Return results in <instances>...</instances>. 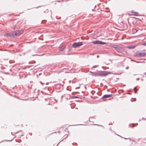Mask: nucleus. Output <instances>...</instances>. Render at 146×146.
I'll return each mask as SVG.
<instances>
[{"label":"nucleus","instance_id":"5701e85b","mask_svg":"<svg viewBox=\"0 0 146 146\" xmlns=\"http://www.w3.org/2000/svg\"><path fill=\"white\" fill-rule=\"evenodd\" d=\"M145 62L144 61H143V62Z\"/></svg>","mask_w":146,"mask_h":146},{"label":"nucleus","instance_id":"dca6fc26","mask_svg":"<svg viewBox=\"0 0 146 146\" xmlns=\"http://www.w3.org/2000/svg\"><path fill=\"white\" fill-rule=\"evenodd\" d=\"M136 80H137V81L139 80V78H137L136 79Z\"/></svg>","mask_w":146,"mask_h":146},{"label":"nucleus","instance_id":"9d476101","mask_svg":"<svg viewBox=\"0 0 146 146\" xmlns=\"http://www.w3.org/2000/svg\"><path fill=\"white\" fill-rule=\"evenodd\" d=\"M131 12L132 13H134L133 14V15H135V16H137L138 15V13L137 12H133V11H132Z\"/></svg>","mask_w":146,"mask_h":146},{"label":"nucleus","instance_id":"b1692460","mask_svg":"<svg viewBox=\"0 0 146 146\" xmlns=\"http://www.w3.org/2000/svg\"><path fill=\"white\" fill-rule=\"evenodd\" d=\"M143 119H144L143 118Z\"/></svg>","mask_w":146,"mask_h":146},{"label":"nucleus","instance_id":"f8f14e48","mask_svg":"<svg viewBox=\"0 0 146 146\" xmlns=\"http://www.w3.org/2000/svg\"><path fill=\"white\" fill-rule=\"evenodd\" d=\"M143 45L146 46V42L143 43Z\"/></svg>","mask_w":146,"mask_h":146},{"label":"nucleus","instance_id":"7ed1b4c3","mask_svg":"<svg viewBox=\"0 0 146 146\" xmlns=\"http://www.w3.org/2000/svg\"><path fill=\"white\" fill-rule=\"evenodd\" d=\"M145 50H144L142 52H137L135 53V56L137 57H143L145 55H146V53L144 52L143 51H145Z\"/></svg>","mask_w":146,"mask_h":146},{"label":"nucleus","instance_id":"20e7f679","mask_svg":"<svg viewBox=\"0 0 146 146\" xmlns=\"http://www.w3.org/2000/svg\"><path fill=\"white\" fill-rule=\"evenodd\" d=\"M108 71H101L98 73V75L102 76L107 75L108 74Z\"/></svg>","mask_w":146,"mask_h":146},{"label":"nucleus","instance_id":"6e6552de","mask_svg":"<svg viewBox=\"0 0 146 146\" xmlns=\"http://www.w3.org/2000/svg\"><path fill=\"white\" fill-rule=\"evenodd\" d=\"M111 94H105L102 97V98H108L112 96Z\"/></svg>","mask_w":146,"mask_h":146},{"label":"nucleus","instance_id":"ddd939ff","mask_svg":"<svg viewBox=\"0 0 146 146\" xmlns=\"http://www.w3.org/2000/svg\"><path fill=\"white\" fill-rule=\"evenodd\" d=\"M135 89H136V88H134V91H135V93H136V91L135 90Z\"/></svg>","mask_w":146,"mask_h":146},{"label":"nucleus","instance_id":"a211bd4d","mask_svg":"<svg viewBox=\"0 0 146 146\" xmlns=\"http://www.w3.org/2000/svg\"><path fill=\"white\" fill-rule=\"evenodd\" d=\"M84 88H85V89L86 90V86H84Z\"/></svg>","mask_w":146,"mask_h":146},{"label":"nucleus","instance_id":"1a4fd4ad","mask_svg":"<svg viewBox=\"0 0 146 146\" xmlns=\"http://www.w3.org/2000/svg\"><path fill=\"white\" fill-rule=\"evenodd\" d=\"M136 45H130L126 47V48L129 49H132L135 48Z\"/></svg>","mask_w":146,"mask_h":146},{"label":"nucleus","instance_id":"39448f33","mask_svg":"<svg viewBox=\"0 0 146 146\" xmlns=\"http://www.w3.org/2000/svg\"><path fill=\"white\" fill-rule=\"evenodd\" d=\"M92 43L94 44H107V43L103 42L102 41H99V40H95L93 41L92 42Z\"/></svg>","mask_w":146,"mask_h":146},{"label":"nucleus","instance_id":"4468645a","mask_svg":"<svg viewBox=\"0 0 146 146\" xmlns=\"http://www.w3.org/2000/svg\"><path fill=\"white\" fill-rule=\"evenodd\" d=\"M74 98H78L79 97L78 96H74Z\"/></svg>","mask_w":146,"mask_h":146},{"label":"nucleus","instance_id":"4be33fe9","mask_svg":"<svg viewBox=\"0 0 146 146\" xmlns=\"http://www.w3.org/2000/svg\"><path fill=\"white\" fill-rule=\"evenodd\" d=\"M97 57L98 58V56H97Z\"/></svg>","mask_w":146,"mask_h":146},{"label":"nucleus","instance_id":"f03ea898","mask_svg":"<svg viewBox=\"0 0 146 146\" xmlns=\"http://www.w3.org/2000/svg\"><path fill=\"white\" fill-rule=\"evenodd\" d=\"M112 47L118 52L121 53L124 50V49L122 46L118 45H113Z\"/></svg>","mask_w":146,"mask_h":146},{"label":"nucleus","instance_id":"9b49d317","mask_svg":"<svg viewBox=\"0 0 146 146\" xmlns=\"http://www.w3.org/2000/svg\"><path fill=\"white\" fill-rule=\"evenodd\" d=\"M92 75L94 76H97L98 75V73H92Z\"/></svg>","mask_w":146,"mask_h":146},{"label":"nucleus","instance_id":"f3484780","mask_svg":"<svg viewBox=\"0 0 146 146\" xmlns=\"http://www.w3.org/2000/svg\"><path fill=\"white\" fill-rule=\"evenodd\" d=\"M121 137L122 138H124V139H127L126 138H124V137Z\"/></svg>","mask_w":146,"mask_h":146},{"label":"nucleus","instance_id":"2eb2a0df","mask_svg":"<svg viewBox=\"0 0 146 146\" xmlns=\"http://www.w3.org/2000/svg\"><path fill=\"white\" fill-rule=\"evenodd\" d=\"M40 83H41V84H42V85H43V84H44V83L43 84L42 82H40Z\"/></svg>","mask_w":146,"mask_h":146},{"label":"nucleus","instance_id":"6ab92c4d","mask_svg":"<svg viewBox=\"0 0 146 146\" xmlns=\"http://www.w3.org/2000/svg\"><path fill=\"white\" fill-rule=\"evenodd\" d=\"M48 83H46V85H48Z\"/></svg>","mask_w":146,"mask_h":146},{"label":"nucleus","instance_id":"aec40b11","mask_svg":"<svg viewBox=\"0 0 146 146\" xmlns=\"http://www.w3.org/2000/svg\"><path fill=\"white\" fill-rule=\"evenodd\" d=\"M144 74L146 75V72L144 73Z\"/></svg>","mask_w":146,"mask_h":146},{"label":"nucleus","instance_id":"412c9836","mask_svg":"<svg viewBox=\"0 0 146 146\" xmlns=\"http://www.w3.org/2000/svg\"><path fill=\"white\" fill-rule=\"evenodd\" d=\"M141 81H143V79H141Z\"/></svg>","mask_w":146,"mask_h":146},{"label":"nucleus","instance_id":"0eeeda50","mask_svg":"<svg viewBox=\"0 0 146 146\" xmlns=\"http://www.w3.org/2000/svg\"><path fill=\"white\" fill-rule=\"evenodd\" d=\"M65 48V46L64 45L62 44L60 45L59 48V50L60 51H62Z\"/></svg>","mask_w":146,"mask_h":146},{"label":"nucleus","instance_id":"423d86ee","mask_svg":"<svg viewBox=\"0 0 146 146\" xmlns=\"http://www.w3.org/2000/svg\"><path fill=\"white\" fill-rule=\"evenodd\" d=\"M82 44H83L82 42H75L72 44V47L74 48H77L82 45Z\"/></svg>","mask_w":146,"mask_h":146},{"label":"nucleus","instance_id":"f257e3e1","mask_svg":"<svg viewBox=\"0 0 146 146\" xmlns=\"http://www.w3.org/2000/svg\"><path fill=\"white\" fill-rule=\"evenodd\" d=\"M23 31L22 30L14 31L11 33H6L4 35V36L7 37L18 36L22 34Z\"/></svg>","mask_w":146,"mask_h":146}]
</instances>
